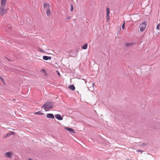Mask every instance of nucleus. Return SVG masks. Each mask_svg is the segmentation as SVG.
I'll use <instances>...</instances> for the list:
<instances>
[{
    "label": "nucleus",
    "instance_id": "1",
    "mask_svg": "<svg viewBox=\"0 0 160 160\" xmlns=\"http://www.w3.org/2000/svg\"><path fill=\"white\" fill-rule=\"evenodd\" d=\"M54 105V102H53L48 101L43 104L42 107L46 111H47L48 110L51 109L52 108Z\"/></svg>",
    "mask_w": 160,
    "mask_h": 160
},
{
    "label": "nucleus",
    "instance_id": "2",
    "mask_svg": "<svg viewBox=\"0 0 160 160\" xmlns=\"http://www.w3.org/2000/svg\"><path fill=\"white\" fill-rule=\"evenodd\" d=\"M146 26V24L145 22H143L140 26V30L141 32L143 31Z\"/></svg>",
    "mask_w": 160,
    "mask_h": 160
},
{
    "label": "nucleus",
    "instance_id": "3",
    "mask_svg": "<svg viewBox=\"0 0 160 160\" xmlns=\"http://www.w3.org/2000/svg\"><path fill=\"white\" fill-rule=\"evenodd\" d=\"M7 9H4V7H0V14L1 16L3 15L7 12Z\"/></svg>",
    "mask_w": 160,
    "mask_h": 160
},
{
    "label": "nucleus",
    "instance_id": "4",
    "mask_svg": "<svg viewBox=\"0 0 160 160\" xmlns=\"http://www.w3.org/2000/svg\"><path fill=\"white\" fill-rule=\"evenodd\" d=\"M55 117L56 118L59 120H62L63 119V118L59 114H57L55 115Z\"/></svg>",
    "mask_w": 160,
    "mask_h": 160
},
{
    "label": "nucleus",
    "instance_id": "5",
    "mask_svg": "<svg viewBox=\"0 0 160 160\" xmlns=\"http://www.w3.org/2000/svg\"><path fill=\"white\" fill-rule=\"evenodd\" d=\"M12 154L11 152H7L5 153V156L6 157L11 158Z\"/></svg>",
    "mask_w": 160,
    "mask_h": 160
},
{
    "label": "nucleus",
    "instance_id": "6",
    "mask_svg": "<svg viewBox=\"0 0 160 160\" xmlns=\"http://www.w3.org/2000/svg\"><path fill=\"white\" fill-rule=\"evenodd\" d=\"M47 118H48L54 119V117L53 114L48 113L47 115Z\"/></svg>",
    "mask_w": 160,
    "mask_h": 160
},
{
    "label": "nucleus",
    "instance_id": "7",
    "mask_svg": "<svg viewBox=\"0 0 160 160\" xmlns=\"http://www.w3.org/2000/svg\"><path fill=\"white\" fill-rule=\"evenodd\" d=\"M7 0H1V6L2 7H4L6 4Z\"/></svg>",
    "mask_w": 160,
    "mask_h": 160
},
{
    "label": "nucleus",
    "instance_id": "8",
    "mask_svg": "<svg viewBox=\"0 0 160 160\" xmlns=\"http://www.w3.org/2000/svg\"><path fill=\"white\" fill-rule=\"evenodd\" d=\"M44 8L45 9H49V4L48 3H44Z\"/></svg>",
    "mask_w": 160,
    "mask_h": 160
},
{
    "label": "nucleus",
    "instance_id": "9",
    "mask_svg": "<svg viewBox=\"0 0 160 160\" xmlns=\"http://www.w3.org/2000/svg\"><path fill=\"white\" fill-rule=\"evenodd\" d=\"M43 59L45 60H51V57L44 56L43 57Z\"/></svg>",
    "mask_w": 160,
    "mask_h": 160
},
{
    "label": "nucleus",
    "instance_id": "10",
    "mask_svg": "<svg viewBox=\"0 0 160 160\" xmlns=\"http://www.w3.org/2000/svg\"><path fill=\"white\" fill-rule=\"evenodd\" d=\"M67 130L69 131L70 132H71L72 133H74L75 131L73 129L71 128H65Z\"/></svg>",
    "mask_w": 160,
    "mask_h": 160
},
{
    "label": "nucleus",
    "instance_id": "11",
    "mask_svg": "<svg viewBox=\"0 0 160 160\" xmlns=\"http://www.w3.org/2000/svg\"><path fill=\"white\" fill-rule=\"evenodd\" d=\"M69 88L72 91L74 90L75 89L74 86L73 85H70L69 86Z\"/></svg>",
    "mask_w": 160,
    "mask_h": 160
},
{
    "label": "nucleus",
    "instance_id": "12",
    "mask_svg": "<svg viewBox=\"0 0 160 160\" xmlns=\"http://www.w3.org/2000/svg\"><path fill=\"white\" fill-rule=\"evenodd\" d=\"M134 44L133 43H126V46L127 47H128L130 46H133Z\"/></svg>",
    "mask_w": 160,
    "mask_h": 160
},
{
    "label": "nucleus",
    "instance_id": "13",
    "mask_svg": "<svg viewBox=\"0 0 160 160\" xmlns=\"http://www.w3.org/2000/svg\"><path fill=\"white\" fill-rule=\"evenodd\" d=\"M46 13L48 16H49L51 14V12L50 9H47L46 11Z\"/></svg>",
    "mask_w": 160,
    "mask_h": 160
},
{
    "label": "nucleus",
    "instance_id": "14",
    "mask_svg": "<svg viewBox=\"0 0 160 160\" xmlns=\"http://www.w3.org/2000/svg\"><path fill=\"white\" fill-rule=\"evenodd\" d=\"M88 47V44L85 43L83 46H82V48L83 49H86Z\"/></svg>",
    "mask_w": 160,
    "mask_h": 160
},
{
    "label": "nucleus",
    "instance_id": "15",
    "mask_svg": "<svg viewBox=\"0 0 160 160\" xmlns=\"http://www.w3.org/2000/svg\"><path fill=\"white\" fill-rule=\"evenodd\" d=\"M35 114L40 115H43L44 114L43 113L41 112L40 111H39L38 112H36L34 113Z\"/></svg>",
    "mask_w": 160,
    "mask_h": 160
},
{
    "label": "nucleus",
    "instance_id": "16",
    "mask_svg": "<svg viewBox=\"0 0 160 160\" xmlns=\"http://www.w3.org/2000/svg\"><path fill=\"white\" fill-rule=\"evenodd\" d=\"M38 50L39 52H45V51L44 50H43L42 49L40 48H38Z\"/></svg>",
    "mask_w": 160,
    "mask_h": 160
},
{
    "label": "nucleus",
    "instance_id": "17",
    "mask_svg": "<svg viewBox=\"0 0 160 160\" xmlns=\"http://www.w3.org/2000/svg\"><path fill=\"white\" fill-rule=\"evenodd\" d=\"M70 11L72 12L73 10V6L72 4H70Z\"/></svg>",
    "mask_w": 160,
    "mask_h": 160
},
{
    "label": "nucleus",
    "instance_id": "18",
    "mask_svg": "<svg viewBox=\"0 0 160 160\" xmlns=\"http://www.w3.org/2000/svg\"><path fill=\"white\" fill-rule=\"evenodd\" d=\"M11 135V133H8L6 134V136L5 137V138H6L7 137L10 136Z\"/></svg>",
    "mask_w": 160,
    "mask_h": 160
},
{
    "label": "nucleus",
    "instance_id": "19",
    "mask_svg": "<svg viewBox=\"0 0 160 160\" xmlns=\"http://www.w3.org/2000/svg\"><path fill=\"white\" fill-rule=\"evenodd\" d=\"M107 13H109L110 12V10L109 8H107Z\"/></svg>",
    "mask_w": 160,
    "mask_h": 160
},
{
    "label": "nucleus",
    "instance_id": "20",
    "mask_svg": "<svg viewBox=\"0 0 160 160\" xmlns=\"http://www.w3.org/2000/svg\"><path fill=\"white\" fill-rule=\"evenodd\" d=\"M160 26V24H159L157 26V29H158V30H159V27Z\"/></svg>",
    "mask_w": 160,
    "mask_h": 160
},
{
    "label": "nucleus",
    "instance_id": "21",
    "mask_svg": "<svg viewBox=\"0 0 160 160\" xmlns=\"http://www.w3.org/2000/svg\"><path fill=\"white\" fill-rule=\"evenodd\" d=\"M124 27H125V23L124 22L123 24L122 25V28L123 29H124Z\"/></svg>",
    "mask_w": 160,
    "mask_h": 160
},
{
    "label": "nucleus",
    "instance_id": "22",
    "mask_svg": "<svg viewBox=\"0 0 160 160\" xmlns=\"http://www.w3.org/2000/svg\"><path fill=\"white\" fill-rule=\"evenodd\" d=\"M71 18V17L70 16L66 18V20H70Z\"/></svg>",
    "mask_w": 160,
    "mask_h": 160
},
{
    "label": "nucleus",
    "instance_id": "23",
    "mask_svg": "<svg viewBox=\"0 0 160 160\" xmlns=\"http://www.w3.org/2000/svg\"><path fill=\"white\" fill-rule=\"evenodd\" d=\"M136 151L138 152H142V151L141 150H140V149H138L136 150Z\"/></svg>",
    "mask_w": 160,
    "mask_h": 160
},
{
    "label": "nucleus",
    "instance_id": "24",
    "mask_svg": "<svg viewBox=\"0 0 160 160\" xmlns=\"http://www.w3.org/2000/svg\"><path fill=\"white\" fill-rule=\"evenodd\" d=\"M10 133H11V134L14 135L15 134V132H11Z\"/></svg>",
    "mask_w": 160,
    "mask_h": 160
},
{
    "label": "nucleus",
    "instance_id": "25",
    "mask_svg": "<svg viewBox=\"0 0 160 160\" xmlns=\"http://www.w3.org/2000/svg\"><path fill=\"white\" fill-rule=\"evenodd\" d=\"M109 13H107V18H109Z\"/></svg>",
    "mask_w": 160,
    "mask_h": 160
},
{
    "label": "nucleus",
    "instance_id": "26",
    "mask_svg": "<svg viewBox=\"0 0 160 160\" xmlns=\"http://www.w3.org/2000/svg\"><path fill=\"white\" fill-rule=\"evenodd\" d=\"M0 79L2 81H3V79L0 76Z\"/></svg>",
    "mask_w": 160,
    "mask_h": 160
},
{
    "label": "nucleus",
    "instance_id": "27",
    "mask_svg": "<svg viewBox=\"0 0 160 160\" xmlns=\"http://www.w3.org/2000/svg\"><path fill=\"white\" fill-rule=\"evenodd\" d=\"M145 145H146V144H145V143H142V145L143 146H145Z\"/></svg>",
    "mask_w": 160,
    "mask_h": 160
},
{
    "label": "nucleus",
    "instance_id": "28",
    "mask_svg": "<svg viewBox=\"0 0 160 160\" xmlns=\"http://www.w3.org/2000/svg\"><path fill=\"white\" fill-rule=\"evenodd\" d=\"M58 75L59 76H60V73H59V72H58Z\"/></svg>",
    "mask_w": 160,
    "mask_h": 160
},
{
    "label": "nucleus",
    "instance_id": "29",
    "mask_svg": "<svg viewBox=\"0 0 160 160\" xmlns=\"http://www.w3.org/2000/svg\"><path fill=\"white\" fill-rule=\"evenodd\" d=\"M107 21H108V20H109V18H107Z\"/></svg>",
    "mask_w": 160,
    "mask_h": 160
},
{
    "label": "nucleus",
    "instance_id": "30",
    "mask_svg": "<svg viewBox=\"0 0 160 160\" xmlns=\"http://www.w3.org/2000/svg\"><path fill=\"white\" fill-rule=\"evenodd\" d=\"M94 85V83H92V86H93Z\"/></svg>",
    "mask_w": 160,
    "mask_h": 160
},
{
    "label": "nucleus",
    "instance_id": "31",
    "mask_svg": "<svg viewBox=\"0 0 160 160\" xmlns=\"http://www.w3.org/2000/svg\"><path fill=\"white\" fill-rule=\"evenodd\" d=\"M43 70L44 71H45L44 69H43Z\"/></svg>",
    "mask_w": 160,
    "mask_h": 160
},
{
    "label": "nucleus",
    "instance_id": "32",
    "mask_svg": "<svg viewBox=\"0 0 160 160\" xmlns=\"http://www.w3.org/2000/svg\"><path fill=\"white\" fill-rule=\"evenodd\" d=\"M72 1L73 0H72Z\"/></svg>",
    "mask_w": 160,
    "mask_h": 160
}]
</instances>
